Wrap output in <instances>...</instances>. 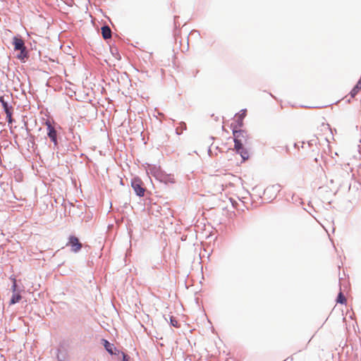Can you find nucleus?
Wrapping results in <instances>:
<instances>
[{"instance_id": "24", "label": "nucleus", "mask_w": 361, "mask_h": 361, "mask_svg": "<svg viewBox=\"0 0 361 361\" xmlns=\"http://www.w3.org/2000/svg\"><path fill=\"white\" fill-rule=\"evenodd\" d=\"M111 52L112 54V55L114 56V57H116V55L118 56L119 57L120 56V54H118V49L116 48H115V49L114 50L113 49H111Z\"/></svg>"}, {"instance_id": "2", "label": "nucleus", "mask_w": 361, "mask_h": 361, "mask_svg": "<svg viewBox=\"0 0 361 361\" xmlns=\"http://www.w3.org/2000/svg\"><path fill=\"white\" fill-rule=\"evenodd\" d=\"M145 164L147 166V169H146L147 173L148 175L151 174L157 180L163 183L164 186H166L169 183H175L173 176L164 171L161 166L148 163Z\"/></svg>"}, {"instance_id": "33", "label": "nucleus", "mask_w": 361, "mask_h": 361, "mask_svg": "<svg viewBox=\"0 0 361 361\" xmlns=\"http://www.w3.org/2000/svg\"><path fill=\"white\" fill-rule=\"evenodd\" d=\"M314 161H315L316 162H317V161H318V158H317V157H316V158H314Z\"/></svg>"}, {"instance_id": "22", "label": "nucleus", "mask_w": 361, "mask_h": 361, "mask_svg": "<svg viewBox=\"0 0 361 361\" xmlns=\"http://www.w3.org/2000/svg\"><path fill=\"white\" fill-rule=\"evenodd\" d=\"M317 140H318V138L317 137H314V138L310 140L308 142H307V144H308V146L310 147H312L313 145H317Z\"/></svg>"}, {"instance_id": "26", "label": "nucleus", "mask_w": 361, "mask_h": 361, "mask_svg": "<svg viewBox=\"0 0 361 361\" xmlns=\"http://www.w3.org/2000/svg\"><path fill=\"white\" fill-rule=\"evenodd\" d=\"M193 33H197L199 36L200 35V32L199 30H192L191 32H190V34H193Z\"/></svg>"}, {"instance_id": "25", "label": "nucleus", "mask_w": 361, "mask_h": 361, "mask_svg": "<svg viewBox=\"0 0 361 361\" xmlns=\"http://www.w3.org/2000/svg\"><path fill=\"white\" fill-rule=\"evenodd\" d=\"M180 128H182L183 130H185L186 128H187V126H186V123L183 121H181L180 123Z\"/></svg>"}, {"instance_id": "21", "label": "nucleus", "mask_w": 361, "mask_h": 361, "mask_svg": "<svg viewBox=\"0 0 361 361\" xmlns=\"http://www.w3.org/2000/svg\"><path fill=\"white\" fill-rule=\"evenodd\" d=\"M9 279L12 281V286H11V290H14L15 288H18L17 286V281H16V277L15 275H11L10 277H9Z\"/></svg>"}, {"instance_id": "12", "label": "nucleus", "mask_w": 361, "mask_h": 361, "mask_svg": "<svg viewBox=\"0 0 361 361\" xmlns=\"http://www.w3.org/2000/svg\"><path fill=\"white\" fill-rule=\"evenodd\" d=\"M6 97L9 99L10 97L9 95L6 94L0 95V103L4 112H6V111H8L13 109V106L11 104L8 100L6 99Z\"/></svg>"}, {"instance_id": "31", "label": "nucleus", "mask_w": 361, "mask_h": 361, "mask_svg": "<svg viewBox=\"0 0 361 361\" xmlns=\"http://www.w3.org/2000/svg\"><path fill=\"white\" fill-rule=\"evenodd\" d=\"M211 152V146L209 147L208 152L209 153Z\"/></svg>"}, {"instance_id": "1", "label": "nucleus", "mask_w": 361, "mask_h": 361, "mask_svg": "<svg viewBox=\"0 0 361 361\" xmlns=\"http://www.w3.org/2000/svg\"><path fill=\"white\" fill-rule=\"evenodd\" d=\"M44 125L46 126L47 136L53 143V149L58 150L57 154L59 152H61V154H65L68 149L64 147L62 143V137L59 133V130H61V127L54 121L51 123L49 119L44 121Z\"/></svg>"}, {"instance_id": "27", "label": "nucleus", "mask_w": 361, "mask_h": 361, "mask_svg": "<svg viewBox=\"0 0 361 361\" xmlns=\"http://www.w3.org/2000/svg\"><path fill=\"white\" fill-rule=\"evenodd\" d=\"M176 133L177 135H180L181 132H179V131H178V129H176Z\"/></svg>"}, {"instance_id": "10", "label": "nucleus", "mask_w": 361, "mask_h": 361, "mask_svg": "<svg viewBox=\"0 0 361 361\" xmlns=\"http://www.w3.org/2000/svg\"><path fill=\"white\" fill-rule=\"evenodd\" d=\"M246 113H247L246 109H241L239 111L238 118L235 120V123H231V124L230 128L231 130H232V126L236 128V129H240V128H242L243 126V125H244L243 119L245 118V117L246 116Z\"/></svg>"}, {"instance_id": "5", "label": "nucleus", "mask_w": 361, "mask_h": 361, "mask_svg": "<svg viewBox=\"0 0 361 361\" xmlns=\"http://www.w3.org/2000/svg\"><path fill=\"white\" fill-rule=\"evenodd\" d=\"M245 145L243 142L241 141H239L236 136H235L234 139V146L233 151L235 152V154H239L242 159L241 162L244 163L247 160L250 159V154L246 147H245Z\"/></svg>"}, {"instance_id": "3", "label": "nucleus", "mask_w": 361, "mask_h": 361, "mask_svg": "<svg viewBox=\"0 0 361 361\" xmlns=\"http://www.w3.org/2000/svg\"><path fill=\"white\" fill-rule=\"evenodd\" d=\"M11 44L13 46V50L15 51H19L16 58L21 63H25L30 57V50L25 46L22 36L18 34L14 35L12 38Z\"/></svg>"}, {"instance_id": "34", "label": "nucleus", "mask_w": 361, "mask_h": 361, "mask_svg": "<svg viewBox=\"0 0 361 361\" xmlns=\"http://www.w3.org/2000/svg\"><path fill=\"white\" fill-rule=\"evenodd\" d=\"M294 147H298L297 143H294Z\"/></svg>"}, {"instance_id": "17", "label": "nucleus", "mask_w": 361, "mask_h": 361, "mask_svg": "<svg viewBox=\"0 0 361 361\" xmlns=\"http://www.w3.org/2000/svg\"><path fill=\"white\" fill-rule=\"evenodd\" d=\"M336 303L341 304V305H345L347 302L346 298H345V295L343 294L341 288H340V290L337 295V297L336 298Z\"/></svg>"}, {"instance_id": "29", "label": "nucleus", "mask_w": 361, "mask_h": 361, "mask_svg": "<svg viewBox=\"0 0 361 361\" xmlns=\"http://www.w3.org/2000/svg\"><path fill=\"white\" fill-rule=\"evenodd\" d=\"M33 49H36V47L35 46V47H32V46H31L30 51H31V50H32Z\"/></svg>"}, {"instance_id": "35", "label": "nucleus", "mask_w": 361, "mask_h": 361, "mask_svg": "<svg viewBox=\"0 0 361 361\" xmlns=\"http://www.w3.org/2000/svg\"><path fill=\"white\" fill-rule=\"evenodd\" d=\"M214 119H215L216 121H217V120L219 119V118H218V117H214Z\"/></svg>"}, {"instance_id": "20", "label": "nucleus", "mask_w": 361, "mask_h": 361, "mask_svg": "<svg viewBox=\"0 0 361 361\" xmlns=\"http://www.w3.org/2000/svg\"><path fill=\"white\" fill-rule=\"evenodd\" d=\"M169 324L171 326L178 328L180 326L176 318L173 315H169Z\"/></svg>"}, {"instance_id": "36", "label": "nucleus", "mask_w": 361, "mask_h": 361, "mask_svg": "<svg viewBox=\"0 0 361 361\" xmlns=\"http://www.w3.org/2000/svg\"><path fill=\"white\" fill-rule=\"evenodd\" d=\"M214 119H215L216 121H217V120L219 119V118H218V117H214Z\"/></svg>"}, {"instance_id": "9", "label": "nucleus", "mask_w": 361, "mask_h": 361, "mask_svg": "<svg viewBox=\"0 0 361 361\" xmlns=\"http://www.w3.org/2000/svg\"><path fill=\"white\" fill-rule=\"evenodd\" d=\"M102 344L103 345L105 350L111 355H122V350H118L114 343H110L105 338L102 339Z\"/></svg>"}, {"instance_id": "30", "label": "nucleus", "mask_w": 361, "mask_h": 361, "mask_svg": "<svg viewBox=\"0 0 361 361\" xmlns=\"http://www.w3.org/2000/svg\"><path fill=\"white\" fill-rule=\"evenodd\" d=\"M120 183H121V185H124V183L122 180H121Z\"/></svg>"}, {"instance_id": "28", "label": "nucleus", "mask_w": 361, "mask_h": 361, "mask_svg": "<svg viewBox=\"0 0 361 361\" xmlns=\"http://www.w3.org/2000/svg\"><path fill=\"white\" fill-rule=\"evenodd\" d=\"M293 360V355L288 357L286 360Z\"/></svg>"}, {"instance_id": "14", "label": "nucleus", "mask_w": 361, "mask_h": 361, "mask_svg": "<svg viewBox=\"0 0 361 361\" xmlns=\"http://www.w3.org/2000/svg\"><path fill=\"white\" fill-rule=\"evenodd\" d=\"M56 352L57 361H64L68 357V351L66 349L61 350L60 348H57Z\"/></svg>"}, {"instance_id": "23", "label": "nucleus", "mask_w": 361, "mask_h": 361, "mask_svg": "<svg viewBox=\"0 0 361 361\" xmlns=\"http://www.w3.org/2000/svg\"><path fill=\"white\" fill-rule=\"evenodd\" d=\"M130 356L126 353H122V360L121 361H130Z\"/></svg>"}, {"instance_id": "37", "label": "nucleus", "mask_w": 361, "mask_h": 361, "mask_svg": "<svg viewBox=\"0 0 361 361\" xmlns=\"http://www.w3.org/2000/svg\"><path fill=\"white\" fill-rule=\"evenodd\" d=\"M216 149L221 152V151L219 149V147H216Z\"/></svg>"}, {"instance_id": "13", "label": "nucleus", "mask_w": 361, "mask_h": 361, "mask_svg": "<svg viewBox=\"0 0 361 361\" xmlns=\"http://www.w3.org/2000/svg\"><path fill=\"white\" fill-rule=\"evenodd\" d=\"M101 33L103 39L105 40L110 39L112 36L111 30L106 23L101 27Z\"/></svg>"}, {"instance_id": "6", "label": "nucleus", "mask_w": 361, "mask_h": 361, "mask_svg": "<svg viewBox=\"0 0 361 361\" xmlns=\"http://www.w3.org/2000/svg\"><path fill=\"white\" fill-rule=\"evenodd\" d=\"M66 246L71 248L72 252L78 253L82 247V244L76 235L71 234L68 238Z\"/></svg>"}, {"instance_id": "32", "label": "nucleus", "mask_w": 361, "mask_h": 361, "mask_svg": "<svg viewBox=\"0 0 361 361\" xmlns=\"http://www.w3.org/2000/svg\"><path fill=\"white\" fill-rule=\"evenodd\" d=\"M209 139L212 140L214 139V137L213 136H211V137H209Z\"/></svg>"}, {"instance_id": "15", "label": "nucleus", "mask_w": 361, "mask_h": 361, "mask_svg": "<svg viewBox=\"0 0 361 361\" xmlns=\"http://www.w3.org/2000/svg\"><path fill=\"white\" fill-rule=\"evenodd\" d=\"M361 90V78L356 82L353 89L349 92L351 98H354Z\"/></svg>"}, {"instance_id": "18", "label": "nucleus", "mask_w": 361, "mask_h": 361, "mask_svg": "<svg viewBox=\"0 0 361 361\" xmlns=\"http://www.w3.org/2000/svg\"><path fill=\"white\" fill-rule=\"evenodd\" d=\"M179 18L178 16H173V37H176L178 35V30L180 29V25L177 22V19Z\"/></svg>"}, {"instance_id": "8", "label": "nucleus", "mask_w": 361, "mask_h": 361, "mask_svg": "<svg viewBox=\"0 0 361 361\" xmlns=\"http://www.w3.org/2000/svg\"><path fill=\"white\" fill-rule=\"evenodd\" d=\"M232 133L233 140L235 139V136H236L237 139L243 142L244 145H247L248 143L250 137L247 130L240 128L236 129V128L232 126Z\"/></svg>"}, {"instance_id": "19", "label": "nucleus", "mask_w": 361, "mask_h": 361, "mask_svg": "<svg viewBox=\"0 0 361 361\" xmlns=\"http://www.w3.org/2000/svg\"><path fill=\"white\" fill-rule=\"evenodd\" d=\"M6 121L8 122V124H11L13 122H15V120L13 118L12 116L13 114V109L10 111H6Z\"/></svg>"}, {"instance_id": "11", "label": "nucleus", "mask_w": 361, "mask_h": 361, "mask_svg": "<svg viewBox=\"0 0 361 361\" xmlns=\"http://www.w3.org/2000/svg\"><path fill=\"white\" fill-rule=\"evenodd\" d=\"M11 291H12V295L8 302L9 305H13L16 304V303L19 302L22 299V296L20 294L21 290L20 288H15L14 290H11Z\"/></svg>"}, {"instance_id": "7", "label": "nucleus", "mask_w": 361, "mask_h": 361, "mask_svg": "<svg viewBox=\"0 0 361 361\" xmlns=\"http://www.w3.org/2000/svg\"><path fill=\"white\" fill-rule=\"evenodd\" d=\"M281 190V186L280 184L276 183L270 186H268L264 190V195L268 196L267 199L270 200L269 202H271L274 200L277 195Z\"/></svg>"}, {"instance_id": "16", "label": "nucleus", "mask_w": 361, "mask_h": 361, "mask_svg": "<svg viewBox=\"0 0 361 361\" xmlns=\"http://www.w3.org/2000/svg\"><path fill=\"white\" fill-rule=\"evenodd\" d=\"M26 131H27V137H28L27 146L29 147H31L34 148V147L36 145L35 136L32 135L31 133H30V129L27 127H26Z\"/></svg>"}, {"instance_id": "4", "label": "nucleus", "mask_w": 361, "mask_h": 361, "mask_svg": "<svg viewBox=\"0 0 361 361\" xmlns=\"http://www.w3.org/2000/svg\"><path fill=\"white\" fill-rule=\"evenodd\" d=\"M130 187L133 190L136 196L139 197L145 196L146 188L144 185L143 181L139 176H135L131 178Z\"/></svg>"}]
</instances>
